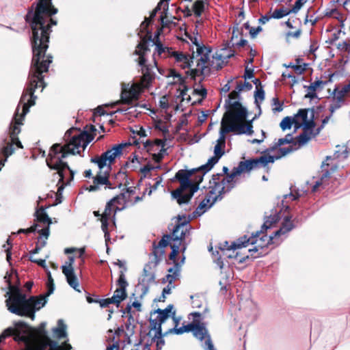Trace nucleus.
<instances>
[{
    "instance_id": "1",
    "label": "nucleus",
    "mask_w": 350,
    "mask_h": 350,
    "mask_svg": "<svg viewBox=\"0 0 350 350\" xmlns=\"http://www.w3.org/2000/svg\"><path fill=\"white\" fill-rule=\"evenodd\" d=\"M57 12L58 10L53 5L52 0H36L29 8L25 17L32 33L30 38L32 59L27 87L23 90L20 100V103H23L22 113H19L18 107L9 132L10 141L15 143L18 148H23L18 137L21 133L20 125L23 124L24 117L29 112V108L36 103V90L41 88L40 92H42L46 86L44 74L49 72L53 59V56L50 53L47 54L46 51L49 49L51 27L57 24V21L53 18V16Z\"/></svg>"
},
{
    "instance_id": "2",
    "label": "nucleus",
    "mask_w": 350,
    "mask_h": 350,
    "mask_svg": "<svg viewBox=\"0 0 350 350\" xmlns=\"http://www.w3.org/2000/svg\"><path fill=\"white\" fill-rule=\"evenodd\" d=\"M247 109L239 101L229 103L228 110L224 113L219 129V137L214 147V156L207 163L199 167L191 170H180L175 175L180 186L172 191L171 194L179 205L188 204L195 192L199 189L206 173L217 163L225 154L226 135L232 132L239 135H252L254 133L252 120H246Z\"/></svg>"
},
{
    "instance_id": "3",
    "label": "nucleus",
    "mask_w": 350,
    "mask_h": 350,
    "mask_svg": "<svg viewBox=\"0 0 350 350\" xmlns=\"http://www.w3.org/2000/svg\"><path fill=\"white\" fill-rule=\"evenodd\" d=\"M130 146L131 143L116 144L100 155H96L90 159L91 163L97 165L98 171L94 177V185L88 187V191L90 192L98 191L103 185L105 186V189H113L116 187L120 188L123 185H127L126 172L120 170L112 176H110V172L116 159L122 155L124 148Z\"/></svg>"
},
{
    "instance_id": "4",
    "label": "nucleus",
    "mask_w": 350,
    "mask_h": 350,
    "mask_svg": "<svg viewBox=\"0 0 350 350\" xmlns=\"http://www.w3.org/2000/svg\"><path fill=\"white\" fill-rule=\"evenodd\" d=\"M4 278L9 289L6 293L9 297L5 300L8 310L12 314L29 317L33 321L36 312L44 307L46 303L45 296L40 295L27 298L26 295L19 288L20 281L18 273L15 270H12L10 273H7Z\"/></svg>"
},
{
    "instance_id": "5",
    "label": "nucleus",
    "mask_w": 350,
    "mask_h": 350,
    "mask_svg": "<svg viewBox=\"0 0 350 350\" xmlns=\"http://www.w3.org/2000/svg\"><path fill=\"white\" fill-rule=\"evenodd\" d=\"M96 129L94 125H90L89 131H82L77 135L72 137L69 143L61 146L59 144H53L49 150L46 159L47 166L57 171L59 176V180L64 178V171L70 167L66 162L63 161L68 154H80L87 146L94 139L96 135Z\"/></svg>"
},
{
    "instance_id": "6",
    "label": "nucleus",
    "mask_w": 350,
    "mask_h": 350,
    "mask_svg": "<svg viewBox=\"0 0 350 350\" xmlns=\"http://www.w3.org/2000/svg\"><path fill=\"white\" fill-rule=\"evenodd\" d=\"M232 174V170L230 172L226 166L222 168V173H217L212 176L209 180L208 191L204 198L200 203L198 208L204 209L210 208L217 200H221L223 195L230 192L235 187L237 177H234L232 180L229 176Z\"/></svg>"
},
{
    "instance_id": "7",
    "label": "nucleus",
    "mask_w": 350,
    "mask_h": 350,
    "mask_svg": "<svg viewBox=\"0 0 350 350\" xmlns=\"http://www.w3.org/2000/svg\"><path fill=\"white\" fill-rule=\"evenodd\" d=\"M174 319L176 325L174 328L170 329L168 332L180 335L185 332H192L193 336L200 341L205 339L204 349L206 350H215L211 338L204 323H201L198 320H193L191 323L177 328L176 326L178 323V320H176V318Z\"/></svg>"
},
{
    "instance_id": "8",
    "label": "nucleus",
    "mask_w": 350,
    "mask_h": 350,
    "mask_svg": "<svg viewBox=\"0 0 350 350\" xmlns=\"http://www.w3.org/2000/svg\"><path fill=\"white\" fill-rule=\"evenodd\" d=\"M273 162L274 157L271 155H262L258 158L241 161L237 167H233L232 174L229 178L232 180L234 177L238 178L242 174L250 173L254 169L259 168L260 166L265 167L268 163Z\"/></svg>"
},
{
    "instance_id": "9",
    "label": "nucleus",
    "mask_w": 350,
    "mask_h": 350,
    "mask_svg": "<svg viewBox=\"0 0 350 350\" xmlns=\"http://www.w3.org/2000/svg\"><path fill=\"white\" fill-rule=\"evenodd\" d=\"M172 308L173 306L171 304L167 306L164 310L159 308L154 312V314L157 313V317L150 319L151 329L156 330V334L154 337V338H157L156 350H161L163 346L165 345V340L163 338V334H162L161 325L169 318Z\"/></svg>"
},
{
    "instance_id": "10",
    "label": "nucleus",
    "mask_w": 350,
    "mask_h": 350,
    "mask_svg": "<svg viewBox=\"0 0 350 350\" xmlns=\"http://www.w3.org/2000/svg\"><path fill=\"white\" fill-rule=\"evenodd\" d=\"M261 234L262 232H256L255 235L250 237H247L246 235L243 236L239 238L236 242L231 245V247L234 249H241L243 247H246L250 244L254 245H261L264 251H269L268 246L269 245L279 244V242H275L274 241L275 239L273 235L268 237L267 234H263L258 239V237Z\"/></svg>"
},
{
    "instance_id": "11",
    "label": "nucleus",
    "mask_w": 350,
    "mask_h": 350,
    "mask_svg": "<svg viewBox=\"0 0 350 350\" xmlns=\"http://www.w3.org/2000/svg\"><path fill=\"white\" fill-rule=\"evenodd\" d=\"M234 55V51L232 49V46H230V44L226 42L223 44V47L213 56V60L212 62V66H213L216 70H220L228 63V59Z\"/></svg>"
},
{
    "instance_id": "12",
    "label": "nucleus",
    "mask_w": 350,
    "mask_h": 350,
    "mask_svg": "<svg viewBox=\"0 0 350 350\" xmlns=\"http://www.w3.org/2000/svg\"><path fill=\"white\" fill-rule=\"evenodd\" d=\"M189 222L185 220V217L178 216L176 224L174 225L172 234L170 235V241L172 243L176 242V244L180 243L181 245L182 242L185 239L186 232L189 230Z\"/></svg>"
},
{
    "instance_id": "13",
    "label": "nucleus",
    "mask_w": 350,
    "mask_h": 350,
    "mask_svg": "<svg viewBox=\"0 0 350 350\" xmlns=\"http://www.w3.org/2000/svg\"><path fill=\"white\" fill-rule=\"evenodd\" d=\"M153 65L148 64L147 62L144 65H139L142 67V77L139 84L144 89H148L155 80V72L153 71V68H157L158 71L161 72L160 69L157 67L155 53L153 54Z\"/></svg>"
},
{
    "instance_id": "14",
    "label": "nucleus",
    "mask_w": 350,
    "mask_h": 350,
    "mask_svg": "<svg viewBox=\"0 0 350 350\" xmlns=\"http://www.w3.org/2000/svg\"><path fill=\"white\" fill-rule=\"evenodd\" d=\"M75 262V257L69 256L68 260L65 262V265L62 266V273L66 278L68 284L75 289L76 291L80 293L81 290L79 288V284L78 279L75 275L73 264Z\"/></svg>"
},
{
    "instance_id": "15",
    "label": "nucleus",
    "mask_w": 350,
    "mask_h": 350,
    "mask_svg": "<svg viewBox=\"0 0 350 350\" xmlns=\"http://www.w3.org/2000/svg\"><path fill=\"white\" fill-rule=\"evenodd\" d=\"M118 288L114 292L111 297L115 301V304L118 307L120 304L127 297L126 287L129 283L126 280L124 271H120L119 278L117 280Z\"/></svg>"
},
{
    "instance_id": "16",
    "label": "nucleus",
    "mask_w": 350,
    "mask_h": 350,
    "mask_svg": "<svg viewBox=\"0 0 350 350\" xmlns=\"http://www.w3.org/2000/svg\"><path fill=\"white\" fill-rule=\"evenodd\" d=\"M170 235L164 234L161 239L157 243L155 241L152 243V254L154 256V262L157 265L164 256V248L169 245Z\"/></svg>"
},
{
    "instance_id": "17",
    "label": "nucleus",
    "mask_w": 350,
    "mask_h": 350,
    "mask_svg": "<svg viewBox=\"0 0 350 350\" xmlns=\"http://www.w3.org/2000/svg\"><path fill=\"white\" fill-rule=\"evenodd\" d=\"M212 51V49L206 50L205 54L200 56V58L198 60L197 66L199 68L190 69L186 72L187 75H190L191 79L196 80L197 76H201L204 75V70L206 68V64L209 61L210 54Z\"/></svg>"
},
{
    "instance_id": "18",
    "label": "nucleus",
    "mask_w": 350,
    "mask_h": 350,
    "mask_svg": "<svg viewBox=\"0 0 350 350\" xmlns=\"http://www.w3.org/2000/svg\"><path fill=\"white\" fill-rule=\"evenodd\" d=\"M144 89L140 84L135 83L130 89L123 90L121 93V101L124 104H131L133 100H137L139 98V94Z\"/></svg>"
},
{
    "instance_id": "19",
    "label": "nucleus",
    "mask_w": 350,
    "mask_h": 350,
    "mask_svg": "<svg viewBox=\"0 0 350 350\" xmlns=\"http://www.w3.org/2000/svg\"><path fill=\"white\" fill-rule=\"evenodd\" d=\"M172 55L175 59V62L183 69L189 68L191 66L194 58L193 53L191 56L181 51L174 52Z\"/></svg>"
},
{
    "instance_id": "20",
    "label": "nucleus",
    "mask_w": 350,
    "mask_h": 350,
    "mask_svg": "<svg viewBox=\"0 0 350 350\" xmlns=\"http://www.w3.org/2000/svg\"><path fill=\"white\" fill-rule=\"evenodd\" d=\"M327 83V81L322 80H317L310 83L308 86H304L307 89V94L305 95V98H310L311 100L317 98L316 92L323 89V85Z\"/></svg>"
},
{
    "instance_id": "21",
    "label": "nucleus",
    "mask_w": 350,
    "mask_h": 350,
    "mask_svg": "<svg viewBox=\"0 0 350 350\" xmlns=\"http://www.w3.org/2000/svg\"><path fill=\"white\" fill-rule=\"evenodd\" d=\"M15 327L14 330H15L12 334L14 336V340L15 341H26L27 337L25 336H21V334L24 333V330H27V328H29V325L24 321H18L14 324Z\"/></svg>"
},
{
    "instance_id": "22",
    "label": "nucleus",
    "mask_w": 350,
    "mask_h": 350,
    "mask_svg": "<svg viewBox=\"0 0 350 350\" xmlns=\"http://www.w3.org/2000/svg\"><path fill=\"white\" fill-rule=\"evenodd\" d=\"M263 250L264 249L261 245H254L252 248L248 250L250 255L240 258L239 257L238 260L240 262H243L246 259L249 258L250 256L254 259L263 256L269 253V251H264Z\"/></svg>"
},
{
    "instance_id": "23",
    "label": "nucleus",
    "mask_w": 350,
    "mask_h": 350,
    "mask_svg": "<svg viewBox=\"0 0 350 350\" xmlns=\"http://www.w3.org/2000/svg\"><path fill=\"white\" fill-rule=\"evenodd\" d=\"M294 225L291 220V217L286 216L284 217L283 222L282 223L281 227L280 229L274 232L273 237L275 239H276L278 237L282 234H284L288 232H290L293 228Z\"/></svg>"
},
{
    "instance_id": "24",
    "label": "nucleus",
    "mask_w": 350,
    "mask_h": 350,
    "mask_svg": "<svg viewBox=\"0 0 350 350\" xmlns=\"http://www.w3.org/2000/svg\"><path fill=\"white\" fill-rule=\"evenodd\" d=\"M118 199V198H113L107 202L105 211L101 217H105V218L110 219L112 214H113V216H115L118 211L122 210L123 208H119V206H113V202L116 201Z\"/></svg>"
},
{
    "instance_id": "25",
    "label": "nucleus",
    "mask_w": 350,
    "mask_h": 350,
    "mask_svg": "<svg viewBox=\"0 0 350 350\" xmlns=\"http://www.w3.org/2000/svg\"><path fill=\"white\" fill-rule=\"evenodd\" d=\"M45 328L46 323H41L37 328L29 326L27 330H24V333L25 334H29L31 338L35 339L47 333Z\"/></svg>"
},
{
    "instance_id": "26",
    "label": "nucleus",
    "mask_w": 350,
    "mask_h": 350,
    "mask_svg": "<svg viewBox=\"0 0 350 350\" xmlns=\"http://www.w3.org/2000/svg\"><path fill=\"white\" fill-rule=\"evenodd\" d=\"M162 31V29H159L157 32H156V34L154 37V44L155 45V52L157 53V55L159 56H162L163 55V53L165 52V51H168L169 49H168V47L167 46H164L163 45V44L161 43V42L159 40V36H160V33Z\"/></svg>"
},
{
    "instance_id": "27",
    "label": "nucleus",
    "mask_w": 350,
    "mask_h": 350,
    "mask_svg": "<svg viewBox=\"0 0 350 350\" xmlns=\"http://www.w3.org/2000/svg\"><path fill=\"white\" fill-rule=\"evenodd\" d=\"M294 124L296 129H299L301 127V124H299L295 117L286 116L282 119L281 121L280 126L281 129L284 131L286 129H290L292 125Z\"/></svg>"
},
{
    "instance_id": "28",
    "label": "nucleus",
    "mask_w": 350,
    "mask_h": 350,
    "mask_svg": "<svg viewBox=\"0 0 350 350\" xmlns=\"http://www.w3.org/2000/svg\"><path fill=\"white\" fill-rule=\"evenodd\" d=\"M35 216L36 217V220L38 222L42 224H46L47 225H51L52 224L51 219L49 217L47 213L45 212V207L41 206L40 207L35 213Z\"/></svg>"
},
{
    "instance_id": "29",
    "label": "nucleus",
    "mask_w": 350,
    "mask_h": 350,
    "mask_svg": "<svg viewBox=\"0 0 350 350\" xmlns=\"http://www.w3.org/2000/svg\"><path fill=\"white\" fill-rule=\"evenodd\" d=\"M319 132L313 133L311 131L309 133L303 131L299 135L296 137L295 144H298L299 146L306 144L310 139L315 137Z\"/></svg>"
},
{
    "instance_id": "30",
    "label": "nucleus",
    "mask_w": 350,
    "mask_h": 350,
    "mask_svg": "<svg viewBox=\"0 0 350 350\" xmlns=\"http://www.w3.org/2000/svg\"><path fill=\"white\" fill-rule=\"evenodd\" d=\"M148 51H150V48L148 45L144 46L143 48L136 49L135 50L133 54L139 56L137 59V62L139 65H144L145 64V63L147 62L146 54Z\"/></svg>"
},
{
    "instance_id": "31",
    "label": "nucleus",
    "mask_w": 350,
    "mask_h": 350,
    "mask_svg": "<svg viewBox=\"0 0 350 350\" xmlns=\"http://www.w3.org/2000/svg\"><path fill=\"white\" fill-rule=\"evenodd\" d=\"M14 145H16L15 143H13L12 141L10 143H8L6 146L3 147L1 150V154L4 157L3 159H0V165H4L5 162L7 161V159L9 156L12 155L14 152Z\"/></svg>"
},
{
    "instance_id": "32",
    "label": "nucleus",
    "mask_w": 350,
    "mask_h": 350,
    "mask_svg": "<svg viewBox=\"0 0 350 350\" xmlns=\"http://www.w3.org/2000/svg\"><path fill=\"white\" fill-rule=\"evenodd\" d=\"M236 241H234L232 242L231 244H229L228 241H225L223 244H220V246H219V249L222 251H228V252H230L232 251V254H226V256L228 258H235L238 260L239 258V252H237V250L238 249H234V248H232L231 247V245L234 243Z\"/></svg>"
},
{
    "instance_id": "33",
    "label": "nucleus",
    "mask_w": 350,
    "mask_h": 350,
    "mask_svg": "<svg viewBox=\"0 0 350 350\" xmlns=\"http://www.w3.org/2000/svg\"><path fill=\"white\" fill-rule=\"evenodd\" d=\"M338 168V165L336 164L332 165L329 169H326L323 170V174H322L321 179L319 181H317L315 185L313 186L312 191H315L322 184L321 181L323 178H327L330 176V175L336 171Z\"/></svg>"
},
{
    "instance_id": "34",
    "label": "nucleus",
    "mask_w": 350,
    "mask_h": 350,
    "mask_svg": "<svg viewBox=\"0 0 350 350\" xmlns=\"http://www.w3.org/2000/svg\"><path fill=\"white\" fill-rule=\"evenodd\" d=\"M205 10V3L203 0H196L192 6V11L196 17H200Z\"/></svg>"
},
{
    "instance_id": "35",
    "label": "nucleus",
    "mask_w": 350,
    "mask_h": 350,
    "mask_svg": "<svg viewBox=\"0 0 350 350\" xmlns=\"http://www.w3.org/2000/svg\"><path fill=\"white\" fill-rule=\"evenodd\" d=\"M288 8L282 6L279 9H275L272 13H271V17L274 19H280L288 14H290Z\"/></svg>"
},
{
    "instance_id": "36",
    "label": "nucleus",
    "mask_w": 350,
    "mask_h": 350,
    "mask_svg": "<svg viewBox=\"0 0 350 350\" xmlns=\"http://www.w3.org/2000/svg\"><path fill=\"white\" fill-rule=\"evenodd\" d=\"M168 272L170 273L165 276L166 281L168 282L170 284H172V282L176 280V277L178 275L179 268L178 266V263H175L174 267L170 268L168 269Z\"/></svg>"
},
{
    "instance_id": "37",
    "label": "nucleus",
    "mask_w": 350,
    "mask_h": 350,
    "mask_svg": "<svg viewBox=\"0 0 350 350\" xmlns=\"http://www.w3.org/2000/svg\"><path fill=\"white\" fill-rule=\"evenodd\" d=\"M58 327L53 329V333L59 338H64L66 336V325L64 324L63 321L59 319L57 322Z\"/></svg>"
},
{
    "instance_id": "38",
    "label": "nucleus",
    "mask_w": 350,
    "mask_h": 350,
    "mask_svg": "<svg viewBox=\"0 0 350 350\" xmlns=\"http://www.w3.org/2000/svg\"><path fill=\"white\" fill-rule=\"evenodd\" d=\"M165 141L166 139H156L154 141L152 140H147L144 143V146L147 148L148 151L152 150L153 146L154 145L157 146H165Z\"/></svg>"
},
{
    "instance_id": "39",
    "label": "nucleus",
    "mask_w": 350,
    "mask_h": 350,
    "mask_svg": "<svg viewBox=\"0 0 350 350\" xmlns=\"http://www.w3.org/2000/svg\"><path fill=\"white\" fill-rule=\"evenodd\" d=\"M143 276L144 277V280H146L148 283L154 281V275L151 272V266L150 264L145 265L143 269Z\"/></svg>"
},
{
    "instance_id": "40",
    "label": "nucleus",
    "mask_w": 350,
    "mask_h": 350,
    "mask_svg": "<svg viewBox=\"0 0 350 350\" xmlns=\"http://www.w3.org/2000/svg\"><path fill=\"white\" fill-rule=\"evenodd\" d=\"M308 109H300L298 110L297 113L294 116L297 121L299 124H301V126H302L304 122L308 120Z\"/></svg>"
},
{
    "instance_id": "41",
    "label": "nucleus",
    "mask_w": 350,
    "mask_h": 350,
    "mask_svg": "<svg viewBox=\"0 0 350 350\" xmlns=\"http://www.w3.org/2000/svg\"><path fill=\"white\" fill-rule=\"evenodd\" d=\"M169 245H170V247L172 249V252L169 255V259L173 260L175 263H176V259L177 255L179 253L180 245V243L176 244V242H174V243L169 242Z\"/></svg>"
},
{
    "instance_id": "42",
    "label": "nucleus",
    "mask_w": 350,
    "mask_h": 350,
    "mask_svg": "<svg viewBox=\"0 0 350 350\" xmlns=\"http://www.w3.org/2000/svg\"><path fill=\"white\" fill-rule=\"evenodd\" d=\"M154 42V38H152V35L151 31H147V33L143 37H141V41L137 44L136 49L143 48L144 46L148 45L149 42Z\"/></svg>"
},
{
    "instance_id": "43",
    "label": "nucleus",
    "mask_w": 350,
    "mask_h": 350,
    "mask_svg": "<svg viewBox=\"0 0 350 350\" xmlns=\"http://www.w3.org/2000/svg\"><path fill=\"white\" fill-rule=\"evenodd\" d=\"M331 104L329 107V111L331 113V116L334 114V113L338 109H340L345 104L340 102V100H336L333 96H331L330 98Z\"/></svg>"
},
{
    "instance_id": "44",
    "label": "nucleus",
    "mask_w": 350,
    "mask_h": 350,
    "mask_svg": "<svg viewBox=\"0 0 350 350\" xmlns=\"http://www.w3.org/2000/svg\"><path fill=\"white\" fill-rule=\"evenodd\" d=\"M47 275H48V281H47V283H46V286H47V292L44 295L45 296V299L49 297V295H51L53 291H54V289H55V284H54V280L51 276V273L50 271H49L47 273ZM44 296V295H42Z\"/></svg>"
},
{
    "instance_id": "45",
    "label": "nucleus",
    "mask_w": 350,
    "mask_h": 350,
    "mask_svg": "<svg viewBox=\"0 0 350 350\" xmlns=\"http://www.w3.org/2000/svg\"><path fill=\"white\" fill-rule=\"evenodd\" d=\"M331 96L342 103L345 104L347 96L343 94L338 86L334 89Z\"/></svg>"
},
{
    "instance_id": "46",
    "label": "nucleus",
    "mask_w": 350,
    "mask_h": 350,
    "mask_svg": "<svg viewBox=\"0 0 350 350\" xmlns=\"http://www.w3.org/2000/svg\"><path fill=\"white\" fill-rule=\"evenodd\" d=\"M191 305L193 308H201L203 306L202 297L199 295H191Z\"/></svg>"
},
{
    "instance_id": "47",
    "label": "nucleus",
    "mask_w": 350,
    "mask_h": 350,
    "mask_svg": "<svg viewBox=\"0 0 350 350\" xmlns=\"http://www.w3.org/2000/svg\"><path fill=\"white\" fill-rule=\"evenodd\" d=\"M279 220V216L278 215H274L273 216H270L267 218V219L265 221L262 228L267 230L271 227L273 224H275Z\"/></svg>"
},
{
    "instance_id": "48",
    "label": "nucleus",
    "mask_w": 350,
    "mask_h": 350,
    "mask_svg": "<svg viewBox=\"0 0 350 350\" xmlns=\"http://www.w3.org/2000/svg\"><path fill=\"white\" fill-rule=\"evenodd\" d=\"M161 9L163 10V11L162 12L161 14H163V15L165 14H166V11L168 9V1H167V0H161L153 10L157 13Z\"/></svg>"
},
{
    "instance_id": "49",
    "label": "nucleus",
    "mask_w": 350,
    "mask_h": 350,
    "mask_svg": "<svg viewBox=\"0 0 350 350\" xmlns=\"http://www.w3.org/2000/svg\"><path fill=\"white\" fill-rule=\"evenodd\" d=\"M161 9L163 10V11L162 12L161 14H163V15L165 14H166V11L168 9V1H167V0H161L153 10L157 13Z\"/></svg>"
},
{
    "instance_id": "50",
    "label": "nucleus",
    "mask_w": 350,
    "mask_h": 350,
    "mask_svg": "<svg viewBox=\"0 0 350 350\" xmlns=\"http://www.w3.org/2000/svg\"><path fill=\"white\" fill-rule=\"evenodd\" d=\"M301 126L303 127V131L309 133L311 131L313 132V129L315 127V122L312 119L308 120L303 123Z\"/></svg>"
},
{
    "instance_id": "51",
    "label": "nucleus",
    "mask_w": 350,
    "mask_h": 350,
    "mask_svg": "<svg viewBox=\"0 0 350 350\" xmlns=\"http://www.w3.org/2000/svg\"><path fill=\"white\" fill-rule=\"evenodd\" d=\"M255 103H258V100L262 102L265 99V91L262 88H258L254 92Z\"/></svg>"
},
{
    "instance_id": "52",
    "label": "nucleus",
    "mask_w": 350,
    "mask_h": 350,
    "mask_svg": "<svg viewBox=\"0 0 350 350\" xmlns=\"http://www.w3.org/2000/svg\"><path fill=\"white\" fill-rule=\"evenodd\" d=\"M115 198H118V199L113 202V206H118V205L124 204L128 200V197L126 196V193H120V195L116 196Z\"/></svg>"
},
{
    "instance_id": "53",
    "label": "nucleus",
    "mask_w": 350,
    "mask_h": 350,
    "mask_svg": "<svg viewBox=\"0 0 350 350\" xmlns=\"http://www.w3.org/2000/svg\"><path fill=\"white\" fill-rule=\"evenodd\" d=\"M14 331V328L11 327L4 329L0 334V343L3 342L6 338L12 336Z\"/></svg>"
},
{
    "instance_id": "54",
    "label": "nucleus",
    "mask_w": 350,
    "mask_h": 350,
    "mask_svg": "<svg viewBox=\"0 0 350 350\" xmlns=\"http://www.w3.org/2000/svg\"><path fill=\"white\" fill-rule=\"evenodd\" d=\"M293 143V138L291 134H287L285 137L280 138L278 139V142L276 144V146H281L286 144H291Z\"/></svg>"
},
{
    "instance_id": "55",
    "label": "nucleus",
    "mask_w": 350,
    "mask_h": 350,
    "mask_svg": "<svg viewBox=\"0 0 350 350\" xmlns=\"http://www.w3.org/2000/svg\"><path fill=\"white\" fill-rule=\"evenodd\" d=\"M236 89L239 91H243L244 90L249 91L252 89V85L250 82L245 81L244 83L239 82L237 85Z\"/></svg>"
},
{
    "instance_id": "56",
    "label": "nucleus",
    "mask_w": 350,
    "mask_h": 350,
    "mask_svg": "<svg viewBox=\"0 0 350 350\" xmlns=\"http://www.w3.org/2000/svg\"><path fill=\"white\" fill-rule=\"evenodd\" d=\"M301 29L299 28L295 31H288L286 33V39L289 38H295L298 39L301 35Z\"/></svg>"
},
{
    "instance_id": "57",
    "label": "nucleus",
    "mask_w": 350,
    "mask_h": 350,
    "mask_svg": "<svg viewBox=\"0 0 350 350\" xmlns=\"http://www.w3.org/2000/svg\"><path fill=\"white\" fill-rule=\"evenodd\" d=\"M273 105L275 106L274 108H273V111H281L283 109V103H281L278 98H273L272 99Z\"/></svg>"
},
{
    "instance_id": "58",
    "label": "nucleus",
    "mask_w": 350,
    "mask_h": 350,
    "mask_svg": "<svg viewBox=\"0 0 350 350\" xmlns=\"http://www.w3.org/2000/svg\"><path fill=\"white\" fill-rule=\"evenodd\" d=\"M98 302L100 304V306L102 308H107L109 306V304H115V301L112 299V297L100 299V300H98Z\"/></svg>"
},
{
    "instance_id": "59",
    "label": "nucleus",
    "mask_w": 350,
    "mask_h": 350,
    "mask_svg": "<svg viewBox=\"0 0 350 350\" xmlns=\"http://www.w3.org/2000/svg\"><path fill=\"white\" fill-rule=\"evenodd\" d=\"M211 49V47L206 46L204 44H202L201 45H198V48H196V53L198 55L202 56L204 54H205L206 50H210Z\"/></svg>"
},
{
    "instance_id": "60",
    "label": "nucleus",
    "mask_w": 350,
    "mask_h": 350,
    "mask_svg": "<svg viewBox=\"0 0 350 350\" xmlns=\"http://www.w3.org/2000/svg\"><path fill=\"white\" fill-rule=\"evenodd\" d=\"M262 31V28L260 26L257 27H251L250 31V35L252 38H255L256 36Z\"/></svg>"
},
{
    "instance_id": "61",
    "label": "nucleus",
    "mask_w": 350,
    "mask_h": 350,
    "mask_svg": "<svg viewBox=\"0 0 350 350\" xmlns=\"http://www.w3.org/2000/svg\"><path fill=\"white\" fill-rule=\"evenodd\" d=\"M166 14H167L161 15L160 20H161V24L162 26V27L161 29H162L163 27H168L170 25V24H171V23H172L171 21L167 19Z\"/></svg>"
},
{
    "instance_id": "62",
    "label": "nucleus",
    "mask_w": 350,
    "mask_h": 350,
    "mask_svg": "<svg viewBox=\"0 0 350 350\" xmlns=\"http://www.w3.org/2000/svg\"><path fill=\"white\" fill-rule=\"evenodd\" d=\"M304 4L299 0H297L291 9H289L290 13H297Z\"/></svg>"
},
{
    "instance_id": "63",
    "label": "nucleus",
    "mask_w": 350,
    "mask_h": 350,
    "mask_svg": "<svg viewBox=\"0 0 350 350\" xmlns=\"http://www.w3.org/2000/svg\"><path fill=\"white\" fill-rule=\"evenodd\" d=\"M41 236L44 237L46 239H48L50 233V225H47L46 227L42 229L38 230V232Z\"/></svg>"
},
{
    "instance_id": "64",
    "label": "nucleus",
    "mask_w": 350,
    "mask_h": 350,
    "mask_svg": "<svg viewBox=\"0 0 350 350\" xmlns=\"http://www.w3.org/2000/svg\"><path fill=\"white\" fill-rule=\"evenodd\" d=\"M270 14H271V11L269 13H267V14L261 16V17L258 19V23H260L261 25H264L267 22H268L271 18H272L271 17Z\"/></svg>"
}]
</instances>
